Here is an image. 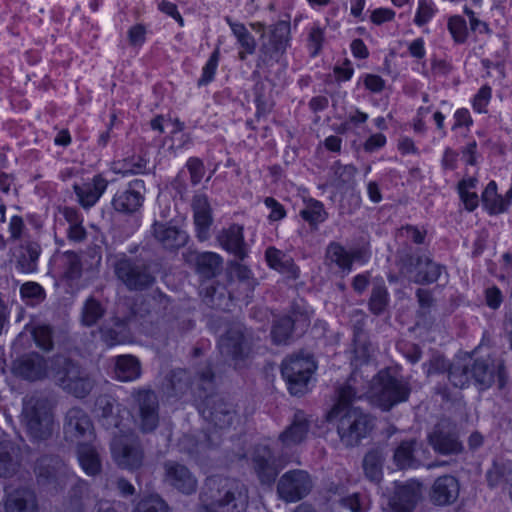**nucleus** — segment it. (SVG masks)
I'll list each match as a JSON object with an SVG mask.
<instances>
[{
	"label": "nucleus",
	"mask_w": 512,
	"mask_h": 512,
	"mask_svg": "<svg viewBox=\"0 0 512 512\" xmlns=\"http://www.w3.org/2000/svg\"><path fill=\"white\" fill-rule=\"evenodd\" d=\"M13 373L34 382L50 379L76 398L86 397L93 388V381L81 367L64 355L45 358L39 353L26 354L14 361Z\"/></svg>",
	"instance_id": "nucleus-1"
},
{
	"label": "nucleus",
	"mask_w": 512,
	"mask_h": 512,
	"mask_svg": "<svg viewBox=\"0 0 512 512\" xmlns=\"http://www.w3.org/2000/svg\"><path fill=\"white\" fill-rule=\"evenodd\" d=\"M358 376V371H354L347 384L338 389L337 402L327 416L329 421L338 422V435L347 446L356 445L372 428L369 416L351 405L355 398H361L364 394L363 392L358 395L359 392L354 387Z\"/></svg>",
	"instance_id": "nucleus-2"
},
{
	"label": "nucleus",
	"mask_w": 512,
	"mask_h": 512,
	"mask_svg": "<svg viewBox=\"0 0 512 512\" xmlns=\"http://www.w3.org/2000/svg\"><path fill=\"white\" fill-rule=\"evenodd\" d=\"M248 502V489L244 484L210 477L200 493V507L197 512H244Z\"/></svg>",
	"instance_id": "nucleus-3"
},
{
	"label": "nucleus",
	"mask_w": 512,
	"mask_h": 512,
	"mask_svg": "<svg viewBox=\"0 0 512 512\" xmlns=\"http://www.w3.org/2000/svg\"><path fill=\"white\" fill-rule=\"evenodd\" d=\"M35 474L40 486L55 491L63 488L68 481L75 479L68 512H85L83 498L88 494L89 484L72 475L61 459L54 456L39 458L36 462Z\"/></svg>",
	"instance_id": "nucleus-4"
},
{
	"label": "nucleus",
	"mask_w": 512,
	"mask_h": 512,
	"mask_svg": "<svg viewBox=\"0 0 512 512\" xmlns=\"http://www.w3.org/2000/svg\"><path fill=\"white\" fill-rule=\"evenodd\" d=\"M20 420L34 440H46L52 435L54 425L52 407L45 398L25 397Z\"/></svg>",
	"instance_id": "nucleus-5"
},
{
	"label": "nucleus",
	"mask_w": 512,
	"mask_h": 512,
	"mask_svg": "<svg viewBox=\"0 0 512 512\" xmlns=\"http://www.w3.org/2000/svg\"><path fill=\"white\" fill-rule=\"evenodd\" d=\"M409 383L403 378H396L388 371H380L374 376L366 394L382 409L389 410L394 405L408 400Z\"/></svg>",
	"instance_id": "nucleus-6"
},
{
	"label": "nucleus",
	"mask_w": 512,
	"mask_h": 512,
	"mask_svg": "<svg viewBox=\"0 0 512 512\" xmlns=\"http://www.w3.org/2000/svg\"><path fill=\"white\" fill-rule=\"evenodd\" d=\"M130 398V414L135 426L142 433L153 432L160 421L157 394L148 388H134Z\"/></svg>",
	"instance_id": "nucleus-7"
},
{
	"label": "nucleus",
	"mask_w": 512,
	"mask_h": 512,
	"mask_svg": "<svg viewBox=\"0 0 512 512\" xmlns=\"http://www.w3.org/2000/svg\"><path fill=\"white\" fill-rule=\"evenodd\" d=\"M114 463L127 471H136L144 463V451L139 439L133 434L115 435L110 444Z\"/></svg>",
	"instance_id": "nucleus-8"
},
{
	"label": "nucleus",
	"mask_w": 512,
	"mask_h": 512,
	"mask_svg": "<svg viewBox=\"0 0 512 512\" xmlns=\"http://www.w3.org/2000/svg\"><path fill=\"white\" fill-rule=\"evenodd\" d=\"M315 369L316 364L309 355H297L283 361L281 373L292 395H303L308 390Z\"/></svg>",
	"instance_id": "nucleus-9"
},
{
	"label": "nucleus",
	"mask_w": 512,
	"mask_h": 512,
	"mask_svg": "<svg viewBox=\"0 0 512 512\" xmlns=\"http://www.w3.org/2000/svg\"><path fill=\"white\" fill-rule=\"evenodd\" d=\"M313 488V481L307 471L294 469L285 472L277 483V494L281 500L294 503L305 498Z\"/></svg>",
	"instance_id": "nucleus-10"
},
{
	"label": "nucleus",
	"mask_w": 512,
	"mask_h": 512,
	"mask_svg": "<svg viewBox=\"0 0 512 512\" xmlns=\"http://www.w3.org/2000/svg\"><path fill=\"white\" fill-rule=\"evenodd\" d=\"M250 462L254 472L262 484L273 483L287 461L283 457H275L268 445L259 444L253 448Z\"/></svg>",
	"instance_id": "nucleus-11"
},
{
	"label": "nucleus",
	"mask_w": 512,
	"mask_h": 512,
	"mask_svg": "<svg viewBox=\"0 0 512 512\" xmlns=\"http://www.w3.org/2000/svg\"><path fill=\"white\" fill-rule=\"evenodd\" d=\"M472 379L481 389H487L497 384L502 389L507 382V375L503 361L490 356L487 358L471 359Z\"/></svg>",
	"instance_id": "nucleus-12"
},
{
	"label": "nucleus",
	"mask_w": 512,
	"mask_h": 512,
	"mask_svg": "<svg viewBox=\"0 0 512 512\" xmlns=\"http://www.w3.org/2000/svg\"><path fill=\"white\" fill-rule=\"evenodd\" d=\"M115 274L130 290H141L154 282L148 268L140 262L120 257L114 263Z\"/></svg>",
	"instance_id": "nucleus-13"
},
{
	"label": "nucleus",
	"mask_w": 512,
	"mask_h": 512,
	"mask_svg": "<svg viewBox=\"0 0 512 512\" xmlns=\"http://www.w3.org/2000/svg\"><path fill=\"white\" fill-rule=\"evenodd\" d=\"M64 434L67 441L77 446L90 443L94 438V431L87 413L77 407L68 410L65 418Z\"/></svg>",
	"instance_id": "nucleus-14"
},
{
	"label": "nucleus",
	"mask_w": 512,
	"mask_h": 512,
	"mask_svg": "<svg viewBox=\"0 0 512 512\" xmlns=\"http://www.w3.org/2000/svg\"><path fill=\"white\" fill-rule=\"evenodd\" d=\"M218 347L221 355L225 359H230L236 368L240 367V362L247 357L249 347L244 337L243 328L235 325L219 340Z\"/></svg>",
	"instance_id": "nucleus-15"
},
{
	"label": "nucleus",
	"mask_w": 512,
	"mask_h": 512,
	"mask_svg": "<svg viewBox=\"0 0 512 512\" xmlns=\"http://www.w3.org/2000/svg\"><path fill=\"white\" fill-rule=\"evenodd\" d=\"M203 414L210 418L213 428L207 435L206 443L201 444V448L204 446L217 445L218 429L222 431L229 428L236 419V414L232 405L221 399L214 402L213 407L203 410Z\"/></svg>",
	"instance_id": "nucleus-16"
},
{
	"label": "nucleus",
	"mask_w": 512,
	"mask_h": 512,
	"mask_svg": "<svg viewBox=\"0 0 512 512\" xmlns=\"http://www.w3.org/2000/svg\"><path fill=\"white\" fill-rule=\"evenodd\" d=\"M144 181L135 179L121 190H118L113 199V208L121 213H133L137 211L144 201Z\"/></svg>",
	"instance_id": "nucleus-17"
},
{
	"label": "nucleus",
	"mask_w": 512,
	"mask_h": 512,
	"mask_svg": "<svg viewBox=\"0 0 512 512\" xmlns=\"http://www.w3.org/2000/svg\"><path fill=\"white\" fill-rule=\"evenodd\" d=\"M164 481L177 491L190 495L197 489V479L183 464L167 461L164 464Z\"/></svg>",
	"instance_id": "nucleus-18"
},
{
	"label": "nucleus",
	"mask_w": 512,
	"mask_h": 512,
	"mask_svg": "<svg viewBox=\"0 0 512 512\" xmlns=\"http://www.w3.org/2000/svg\"><path fill=\"white\" fill-rule=\"evenodd\" d=\"M290 41V22L280 20L270 27L269 39L268 42L263 45V51L270 59L279 61L290 46Z\"/></svg>",
	"instance_id": "nucleus-19"
},
{
	"label": "nucleus",
	"mask_w": 512,
	"mask_h": 512,
	"mask_svg": "<svg viewBox=\"0 0 512 512\" xmlns=\"http://www.w3.org/2000/svg\"><path fill=\"white\" fill-rule=\"evenodd\" d=\"M421 496V484L415 481L396 485L389 499L392 512H412Z\"/></svg>",
	"instance_id": "nucleus-20"
},
{
	"label": "nucleus",
	"mask_w": 512,
	"mask_h": 512,
	"mask_svg": "<svg viewBox=\"0 0 512 512\" xmlns=\"http://www.w3.org/2000/svg\"><path fill=\"white\" fill-rule=\"evenodd\" d=\"M192 209L196 237L200 241H205L210 236V227L213 223L212 210L207 196L204 194L195 195L192 200Z\"/></svg>",
	"instance_id": "nucleus-21"
},
{
	"label": "nucleus",
	"mask_w": 512,
	"mask_h": 512,
	"mask_svg": "<svg viewBox=\"0 0 512 512\" xmlns=\"http://www.w3.org/2000/svg\"><path fill=\"white\" fill-rule=\"evenodd\" d=\"M108 182L100 174L95 175L90 181L82 184H74L73 189L79 204L89 209L93 207L107 189Z\"/></svg>",
	"instance_id": "nucleus-22"
},
{
	"label": "nucleus",
	"mask_w": 512,
	"mask_h": 512,
	"mask_svg": "<svg viewBox=\"0 0 512 512\" xmlns=\"http://www.w3.org/2000/svg\"><path fill=\"white\" fill-rule=\"evenodd\" d=\"M185 261L195 266L199 275L210 279L220 273L222 258L213 252L188 251L184 254Z\"/></svg>",
	"instance_id": "nucleus-23"
},
{
	"label": "nucleus",
	"mask_w": 512,
	"mask_h": 512,
	"mask_svg": "<svg viewBox=\"0 0 512 512\" xmlns=\"http://www.w3.org/2000/svg\"><path fill=\"white\" fill-rule=\"evenodd\" d=\"M154 239L167 250H177L188 241V235L184 230L166 223L155 222L152 226Z\"/></svg>",
	"instance_id": "nucleus-24"
},
{
	"label": "nucleus",
	"mask_w": 512,
	"mask_h": 512,
	"mask_svg": "<svg viewBox=\"0 0 512 512\" xmlns=\"http://www.w3.org/2000/svg\"><path fill=\"white\" fill-rule=\"evenodd\" d=\"M422 444L412 440L403 441L394 452V463L399 469L415 468L426 458Z\"/></svg>",
	"instance_id": "nucleus-25"
},
{
	"label": "nucleus",
	"mask_w": 512,
	"mask_h": 512,
	"mask_svg": "<svg viewBox=\"0 0 512 512\" xmlns=\"http://www.w3.org/2000/svg\"><path fill=\"white\" fill-rule=\"evenodd\" d=\"M497 183L490 181L481 195L482 205L489 215L506 212L512 202V187L505 195L498 194Z\"/></svg>",
	"instance_id": "nucleus-26"
},
{
	"label": "nucleus",
	"mask_w": 512,
	"mask_h": 512,
	"mask_svg": "<svg viewBox=\"0 0 512 512\" xmlns=\"http://www.w3.org/2000/svg\"><path fill=\"white\" fill-rule=\"evenodd\" d=\"M309 431V421L303 411H296L291 424L279 435L284 448H290L305 440Z\"/></svg>",
	"instance_id": "nucleus-27"
},
{
	"label": "nucleus",
	"mask_w": 512,
	"mask_h": 512,
	"mask_svg": "<svg viewBox=\"0 0 512 512\" xmlns=\"http://www.w3.org/2000/svg\"><path fill=\"white\" fill-rule=\"evenodd\" d=\"M459 495V483L451 475L437 478L431 489V500L436 505H448L456 501Z\"/></svg>",
	"instance_id": "nucleus-28"
},
{
	"label": "nucleus",
	"mask_w": 512,
	"mask_h": 512,
	"mask_svg": "<svg viewBox=\"0 0 512 512\" xmlns=\"http://www.w3.org/2000/svg\"><path fill=\"white\" fill-rule=\"evenodd\" d=\"M265 259L271 269L276 270L288 279H297L299 277V268L294 263L293 258L275 247H268L265 251Z\"/></svg>",
	"instance_id": "nucleus-29"
},
{
	"label": "nucleus",
	"mask_w": 512,
	"mask_h": 512,
	"mask_svg": "<svg viewBox=\"0 0 512 512\" xmlns=\"http://www.w3.org/2000/svg\"><path fill=\"white\" fill-rule=\"evenodd\" d=\"M6 512H39L34 492L27 488L16 489L6 496Z\"/></svg>",
	"instance_id": "nucleus-30"
},
{
	"label": "nucleus",
	"mask_w": 512,
	"mask_h": 512,
	"mask_svg": "<svg viewBox=\"0 0 512 512\" xmlns=\"http://www.w3.org/2000/svg\"><path fill=\"white\" fill-rule=\"evenodd\" d=\"M429 442L435 451L441 454H457L462 450V444L458 441L455 433L445 431L441 424H438L429 435Z\"/></svg>",
	"instance_id": "nucleus-31"
},
{
	"label": "nucleus",
	"mask_w": 512,
	"mask_h": 512,
	"mask_svg": "<svg viewBox=\"0 0 512 512\" xmlns=\"http://www.w3.org/2000/svg\"><path fill=\"white\" fill-rule=\"evenodd\" d=\"M218 241L225 250L238 258L243 259L246 256L242 226L233 224L223 229L218 235Z\"/></svg>",
	"instance_id": "nucleus-32"
},
{
	"label": "nucleus",
	"mask_w": 512,
	"mask_h": 512,
	"mask_svg": "<svg viewBox=\"0 0 512 512\" xmlns=\"http://www.w3.org/2000/svg\"><path fill=\"white\" fill-rule=\"evenodd\" d=\"M142 374L141 363L133 355H119L114 358V375L121 382H132Z\"/></svg>",
	"instance_id": "nucleus-33"
},
{
	"label": "nucleus",
	"mask_w": 512,
	"mask_h": 512,
	"mask_svg": "<svg viewBox=\"0 0 512 512\" xmlns=\"http://www.w3.org/2000/svg\"><path fill=\"white\" fill-rule=\"evenodd\" d=\"M360 257V250L348 251L338 243H330L326 250L327 262L337 265L344 273H349L352 270L353 261Z\"/></svg>",
	"instance_id": "nucleus-34"
},
{
	"label": "nucleus",
	"mask_w": 512,
	"mask_h": 512,
	"mask_svg": "<svg viewBox=\"0 0 512 512\" xmlns=\"http://www.w3.org/2000/svg\"><path fill=\"white\" fill-rule=\"evenodd\" d=\"M119 405L110 396H101L96 401V413L102 419L106 428H118L122 432V420L119 415Z\"/></svg>",
	"instance_id": "nucleus-35"
},
{
	"label": "nucleus",
	"mask_w": 512,
	"mask_h": 512,
	"mask_svg": "<svg viewBox=\"0 0 512 512\" xmlns=\"http://www.w3.org/2000/svg\"><path fill=\"white\" fill-rule=\"evenodd\" d=\"M78 461L88 476H95L101 472L102 463L96 448L89 443L77 446Z\"/></svg>",
	"instance_id": "nucleus-36"
},
{
	"label": "nucleus",
	"mask_w": 512,
	"mask_h": 512,
	"mask_svg": "<svg viewBox=\"0 0 512 512\" xmlns=\"http://www.w3.org/2000/svg\"><path fill=\"white\" fill-rule=\"evenodd\" d=\"M100 333L102 340L109 347L124 343L127 338V323L115 317L101 327Z\"/></svg>",
	"instance_id": "nucleus-37"
},
{
	"label": "nucleus",
	"mask_w": 512,
	"mask_h": 512,
	"mask_svg": "<svg viewBox=\"0 0 512 512\" xmlns=\"http://www.w3.org/2000/svg\"><path fill=\"white\" fill-rule=\"evenodd\" d=\"M450 382L458 388L467 387L472 379L471 357H464L455 360L448 369Z\"/></svg>",
	"instance_id": "nucleus-38"
},
{
	"label": "nucleus",
	"mask_w": 512,
	"mask_h": 512,
	"mask_svg": "<svg viewBox=\"0 0 512 512\" xmlns=\"http://www.w3.org/2000/svg\"><path fill=\"white\" fill-rule=\"evenodd\" d=\"M442 273V266L429 260L418 259L416 265V273L412 277L413 281L418 284H430L436 282Z\"/></svg>",
	"instance_id": "nucleus-39"
},
{
	"label": "nucleus",
	"mask_w": 512,
	"mask_h": 512,
	"mask_svg": "<svg viewBox=\"0 0 512 512\" xmlns=\"http://www.w3.org/2000/svg\"><path fill=\"white\" fill-rule=\"evenodd\" d=\"M299 215L314 228H317L328 217L323 203L313 198L304 200V207L300 210Z\"/></svg>",
	"instance_id": "nucleus-40"
},
{
	"label": "nucleus",
	"mask_w": 512,
	"mask_h": 512,
	"mask_svg": "<svg viewBox=\"0 0 512 512\" xmlns=\"http://www.w3.org/2000/svg\"><path fill=\"white\" fill-rule=\"evenodd\" d=\"M41 253V247L37 242H28L23 247L16 268L22 273H33L37 270V261Z\"/></svg>",
	"instance_id": "nucleus-41"
},
{
	"label": "nucleus",
	"mask_w": 512,
	"mask_h": 512,
	"mask_svg": "<svg viewBox=\"0 0 512 512\" xmlns=\"http://www.w3.org/2000/svg\"><path fill=\"white\" fill-rule=\"evenodd\" d=\"M147 167V160L140 155H133L112 164V170L123 176L142 174Z\"/></svg>",
	"instance_id": "nucleus-42"
},
{
	"label": "nucleus",
	"mask_w": 512,
	"mask_h": 512,
	"mask_svg": "<svg viewBox=\"0 0 512 512\" xmlns=\"http://www.w3.org/2000/svg\"><path fill=\"white\" fill-rule=\"evenodd\" d=\"M105 313V308L94 297H89L85 300L81 309V324L87 327L95 325Z\"/></svg>",
	"instance_id": "nucleus-43"
},
{
	"label": "nucleus",
	"mask_w": 512,
	"mask_h": 512,
	"mask_svg": "<svg viewBox=\"0 0 512 512\" xmlns=\"http://www.w3.org/2000/svg\"><path fill=\"white\" fill-rule=\"evenodd\" d=\"M58 261L63 269V276L67 280H76L81 276L82 264L78 254L72 251L62 253Z\"/></svg>",
	"instance_id": "nucleus-44"
},
{
	"label": "nucleus",
	"mask_w": 512,
	"mask_h": 512,
	"mask_svg": "<svg viewBox=\"0 0 512 512\" xmlns=\"http://www.w3.org/2000/svg\"><path fill=\"white\" fill-rule=\"evenodd\" d=\"M226 22L241 48L247 53L253 54L256 49V41L245 25L243 23L233 22L230 18H226Z\"/></svg>",
	"instance_id": "nucleus-45"
},
{
	"label": "nucleus",
	"mask_w": 512,
	"mask_h": 512,
	"mask_svg": "<svg viewBox=\"0 0 512 512\" xmlns=\"http://www.w3.org/2000/svg\"><path fill=\"white\" fill-rule=\"evenodd\" d=\"M389 304V293L384 282H375L373 284L371 296L369 299V309L375 315L382 314Z\"/></svg>",
	"instance_id": "nucleus-46"
},
{
	"label": "nucleus",
	"mask_w": 512,
	"mask_h": 512,
	"mask_svg": "<svg viewBox=\"0 0 512 512\" xmlns=\"http://www.w3.org/2000/svg\"><path fill=\"white\" fill-rule=\"evenodd\" d=\"M12 453H14V447L11 443L0 445V477L8 478L16 473L19 462Z\"/></svg>",
	"instance_id": "nucleus-47"
},
{
	"label": "nucleus",
	"mask_w": 512,
	"mask_h": 512,
	"mask_svg": "<svg viewBox=\"0 0 512 512\" xmlns=\"http://www.w3.org/2000/svg\"><path fill=\"white\" fill-rule=\"evenodd\" d=\"M383 456L379 450L369 451L363 460L366 476L371 481H379L382 475Z\"/></svg>",
	"instance_id": "nucleus-48"
},
{
	"label": "nucleus",
	"mask_w": 512,
	"mask_h": 512,
	"mask_svg": "<svg viewBox=\"0 0 512 512\" xmlns=\"http://www.w3.org/2000/svg\"><path fill=\"white\" fill-rule=\"evenodd\" d=\"M133 512H169V507L160 495L150 494L137 503Z\"/></svg>",
	"instance_id": "nucleus-49"
},
{
	"label": "nucleus",
	"mask_w": 512,
	"mask_h": 512,
	"mask_svg": "<svg viewBox=\"0 0 512 512\" xmlns=\"http://www.w3.org/2000/svg\"><path fill=\"white\" fill-rule=\"evenodd\" d=\"M325 39L324 28L318 22L311 25L308 31L307 47L312 57L317 56L323 46Z\"/></svg>",
	"instance_id": "nucleus-50"
},
{
	"label": "nucleus",
	"mask_w": 512,
	"mask_h": 512,
	"mask_svg": "<svg viewBox=\"0 0 512 512\" xmlns=\"http://www.w3.org/2000/svg\"><path fill=\"white\" fill-rule=\"evenodd\" d=\"M447 28L456 43L462 44L466 42L469 32L466 20L463 17L459 15L451 16L448 19Z\"/></svg>",
	"instance_id": "nucleus-51"
},
{
	"label": "nucleus",
	"mask_w": 512,
	"mask_h": 512,
	"mask_svg": "<svg viewBox=\"0 0 512 512\" xmlns=\"http://www.w3.org/2000/svg\"><path fill=\"white\" fill-rule=\"evenodd\" d=\"M293 320L289 316L279 318L272 329L271 335L276 344L285 343L291 335Z\"/></svg>",
	"instance_id": "nucleus-52"
},
{
	"label": "nucleus",
	"mask_w": 512,
	"mask_h": 512,
	"mask_svg": "<svg viewBox=\"0 0 512 512\" xmlns=\"http://www.w3.org/2000/svg\"><path fill=\"white\" fill-rule=\"evenodd\" d=\"M340 504L351 512H366L369 509V502L365 495L353 493L342 497Z\"/></svg>",
	"instance_id": "nucleus-53"
},
{
	"label": "nucleus",
	"mask_w": 512,
	"mask_h": 512,
	"mask_svg": "<svg viewBox=\"0 0 512 512\" xmlns=\"http://www.w3.org/2000/svg\"><path fill=\"white\" fill-rule=\"evenodd\" d=\"M435 13L436 8L432 0H419L414 17V23L421 27L428 23L433 18Z\"/></svg>",
	"instance_id": "nucleus-54"
},
{
	"label": "nucleus",
	"mask_w": 512,
	"mask_h": 512,
	"mask_svg": "<svg viewBox=\"0 0 512 512\" xmlns=\"http://www.w3.org/2000/svg\"><path fill=\"white\" fill-rule=\"evenodd\" d=\"M219 63V50L216 49L202 68L201 77L198 79V86H205L214 80Z\"/></svg>",
	"instance_id": "nucleus-55"
},
{
	"label": "nucleus",
	"mask_w": 512,
	"mask_h": 512,
	"mask_svg": "<svg viewBox=\"0 0 512 512\" xmlns=\"http://www.w3.org/2000/svg\"><path fill=\"white\" fill-rule=\"evenodd\" d=\"M185 166L189 172L191 184L193 186L198 185L205 175V166L203 161L197 157H190Z\"/></svg>",
	"instance_id": "nucleus-56"
},
{
	"label": "nucleus",
	"mask_w": 512,
	"mask_h": 512,
	"mask_svg": "<svg viewBox=\"0 0 512 512\" xmlns=\"http://www.w3.org/2000/svg\"><path fill=\"white\" fill-rule=\"evenodd\" d=\"M33 337L36 345L44 350H50L53 346L52 331L49 326L40 325L34 328Z\"/></svg>",
	"instance_id": "nucleus-57"
},
{
	"label": "nucleus",
	"mask_w": 512,
	"mask_h": 512,
	"mask_svg": "<svg viewBox=\"0 0 512 512\" xmlns=\"http://www.w3.org/2000/svg\"><path fill=\"white\" fill-rule=\"evenodd\" d=\"M171 388L174 396H182L190 388L188 373L184 370H179L173 373L171 378Z\"/></svg>",
	"instance_id": "nucleus-58"
},
{
	"label": "nucleus",
	"mask_w": 512,
	"mask_h": 512,
	"mask_svg": "<svg viewBox=\"0 0 512 512\" xmlns=\"http://www.w3.org/2000/svg\"><path fill=\"white\" fill-rule=\"evenodd\" d=\"M492 97V89L488 85L482 86L473 98V109L478 113H485Z\"/></svg>",
	"instance_id": "nucleus-59"
},
{
	"label": "nucleus",
	"mask_w": 512,
	"mask_h": 512,
	"mask_svg": "<svg viewBox=\"0 0 512 512\" xmlns=\"http://www.w3.org/2000/svg\"><path fill=\"white\" fill-rule=\"evenodd\" d=\"M22 298L40 301L43 298V288L35 282H26L20 288Z\"/></svg>",
	"instance_id": "nucleus-60"
},
{
	"label": "nucleus",
	"mask_w": 512,
	"mask_h": 512,
	"mask_svg": "<svg viewBox=\"0 0 512 512\" xmlns=\"http://www.w3.org/2000/svg\"><path fill=\"white\" fill-rule=\"evenodd\" d=\"M427 375L443 373L449 369L446 359L441 355H434L429 362L423 364Z\"/></svg>",
	"instance_id": "nucleus-61"
},
{
	"label": "nucleus",
	"mask_w": 512,
	"mask_h": 512,
	"mask_svg": "<svg viewBox=\"0 0 512 512\" xmlns=\"http://www.w3.org/2000/svg\"><path fill=\"white\" fill-rule=\"evenodd\" d=\"M464 13L469 19L470 29L473 32H478L480 34H491V29L489 28L488 24L482 21L473 10L466 7L464 9Z\"/></svg>",
	"instance_id": "nucleus-62"
},
{
	"label": "nucleus",
	"mask_w": 512,
	"mask_h": 512,
	"mask_svg": "<svg viewBox=\"0 0 512 512\" xmlns=\"http://www.w3.org/2000/svg\"><path fill=\"white\" fill-rule=\"evenodd\" d=\"M264 204L270 210L268 219L270 221H279L286 216V211L282 204L272 197H267L264 200Z\"/></svg>",
	"instance_id": "nucleus-63"
},
{
	"label": "nucleus",
	"mask_w": 512,
	"mask_h": 512,
	"mask_svg": "<svg viewBox=\"0 0 512 512\" xmlns=\"http://www.w3.org/2000/svg\"><path fill=\"white\" fill-rule=\"evenodd\" d=\"M485 302L489 308L493 310L498 309L503 302V296L500 289L496 286L487 288L485 290Z\"/></svg>",
	"instance_id": "nucleus-64"
}]
</instances>
